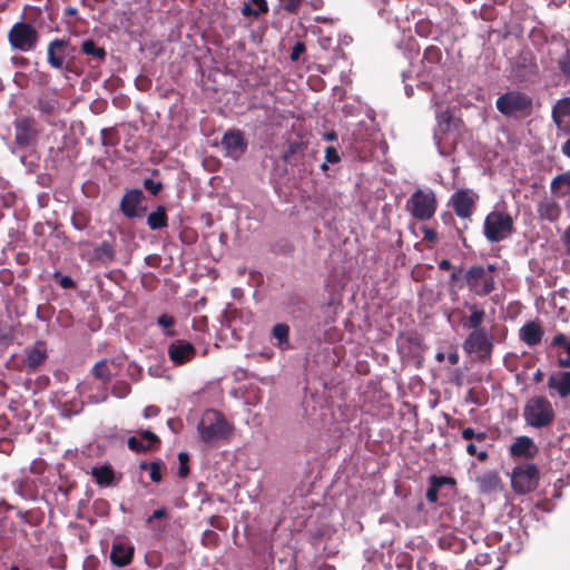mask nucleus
Here are the masks:
<instances>
[{"label":"nucleus","instance_id":"obj_1","mask_svg":"<svg viewBox=\"0 0 570 570\" xmlns=\"http://www.w3.org/2000/svg\"><path fill=\"white\" fill-rule=\"evenodd\" d=\"M523 419L533 429H544L554 421V410L551 402L542 395L530 397L523 407Z\"/></svg>","mask_w":570,"mask_h":570},{"label":"nucleus","instance_id":"obj_2","mask_svg":"<svg viewBox=\"0 0 570 570\" xmlns=\"http://www.w3.org/2000/svg\"><path fill=\"white\" fill-rule=\"evenodd\" d=\"M197 431L204 443L212 444L226 438L230 432V425L222 413L208 410L202 415Z\"/></svg>","mask_w":570,"mask_h":570},{"label":"nucleus","instance_id":"obj_3","mask_svg":"<svg viewBox=\"0 0 570 570\" xmlns=\"http://www.w3.org/2000/svg\"><path fill=\"white\" fill-rule=\"evenodd\" d=\"M438 207L436 197L431 189H416L406 200L405 208L417 220L431 219Z\"/></svg>","mask_w":570,"mask_h":570},{"label":"nucleus","instance_id":"obj_4","mask_svg":"<svg viewBox=\"0 0 570 570\" xmlns=\"http://www.w3.org/2000/svg\"><path fill=\"white\" fill-rule=\"evenodd\" d=\"M513 233L512 217L499 210L489 213L484 219L483 234L491 243H499L507 239Z\"/></svg>","mask_w":570,"mask_h":570},{"label":"nucleus","instance_id":"obj_5","mask_svg":"<svg viewBox=\"0 0 570 570\" xmlns=\"http://www.w3.org/2000/svg\"><path fill=\"white\" fill-rule=\"evenodd\" d=\"M39 40L37 29L24 22H16L8 32V41L12 49L29 52L36 49Z\"/></svg>","mask_w":570,"mask_h":570},{"label":"nucleus","instance_id":"obj_6","mask_svg":"<svg viewBox=\"0 0 570 570\" xmlns=\"http://www.w3.org/2000/svg\"><path fill=\"white\" fill-rule=\"evenodd\" d=\"M539 481V470L532 463L515 466L511 474V485L514 492L525 494L533 491Z\"/></svg>","mask_w":570,"mask_h":570},{"label":"nucleus","instance_id":"obj_7","mask_svg":"<svg viewBox=\"0 0 570 570\" xmlns=\"http://www.w3.org/2000/svg\"><path fill=\"white\" fill-rule=\"evenodd\" d=\"M462 346L468 354H476L484 362L491 357L493 336L487 330L472 331L464 340Z\"/></svg>","mask_w":570,"mask_h":570},{"label":"nucleus","instance_id":"obj_8","mask_svg":"<svg viewBox=\"0 0 570 570\" xmlns=\"http://www.w3.org/2000/svg\"><path fill=\"white\" fill-rule=\"evenodd\" d=\"M465 281L471 292L485 296L494 289V278L482 266H472L465 273Z\"/></svg>","mask_w":570,"mask_h":570},{"label":"nucleus","instance_id":"obj_9","mask_svg":"<svg viewBox=\"0 0 570 570\" xmlns=\"http://www.w3.org/2000/svg\"><path fill=\"white\" fill-rule=\"evenodd\" d=\"M531 104L530 97L519 91H509L495 101L497 109L504 116L523 112L531 107Z\"/></svg>","mask_w":570,"mask_h":570},{"label":"nucleus","instance_id":"obj_10","mask_svg":"<svg viewBox=\"0 0 570 570\" xmlns=\"http://www.w3.org/2000/svg\"><path fill=\"white\" fill-rule=\"evenodd\" d=\"M478 195L471 189H461L451 196V204L454 213L461 218H469L472 215Z\"/></svg>","mask_w":570,"mask_h":570},{"label":"nucleus","instance_id":"obj_11","mask_svg":"<svg viewBox=\"0 0 570 570\" xmlns=\"http://www.w3.org/2000/svg\"><path fill=\"white\" fill-rule=\"evenodd\" d=\"M196 356L195 346L185 340H175L168 345V357L174 365H184Z\"/></svg>","mask_w":570,"mask_h":570},{"label":"nucleus","instance_id":"obj_12","mask_svg":"<svg viewBox=\"0 0 570 570\" xmlns=\"http://www.w3.org/2000/svg\"><path fill=\"white\" fill-rule=\"evenodd\" d=\"M510 455L520 459H533L538 453L534 441L525 435L518 436L509 449Z\"/></svg>","mask_w":570,"mask_h":570},{"label":"nucleus","instance_id":"obj_13","mask_svg":"<svg viewBox=\"0 0 570 570\" xmlns=\"http://www.w3.org/2000/svg\"><path fill=\"white\" fill-rule=\"evenodd\" d=\"M222 145L226 151V155L233 159L239 158L245 149L246 144L240 131H227L222 140Z\"/></svg>","mask_w":570,"mask_h":570},{"label":"nucleus","instance_id":"obj_14","mask_svg":"<svg viewBox=\"0 0 570 570\" xmlns=\"http://www.w3.org/2000/svg\"><path fill=\"white\" fill-rule=\"evenodd\" d=\"M552 118L560 130L570 134V98L558 100L552 109Z\"/></svg>","mask_w":570,"mask_h":570},{"label":"nucleus","instance_id":"obj_15","mask_svg":"<svg viewBox=\"0 0 570 570\" xmlns=\"http://www.w3.org/2000/svg\"><path fill=\"white\" fill-rule=\"evenodd\" d=\"M144 199L140 189L128 190L120 202V210L127 218H135L138 215V207Z\"/></svg>","mask_w":570,"mask_h":570},{"label":"nucleus","instance_id":"obj_16","mask_svg":"<svg viewBox=\"0 0 570 570\" xmlns=\"http://www.w3.org/2000/svg\"><path fill=\"white\" fill-rule=\"evenodd\" d=\"M47 356L45 342L38 341L33 346L26 350L23 364L30 370H36L45 362Z\"/></svg>","mask_w":570,"mask_h":570},{"label":"nucleus","instance_id":"obj_17","mask_svg":"<svg viewBox=\"0 0 570 570\" xmlns=\"http://www.w3.org/2000/svg\"><path fill=\"white\" fill-rule=\"evenodd\" d=\"M134 554V548L122 542H115L110 552V561L117 567L127 566Z\"/></svg>","mask_w":570,"mask_h":570},{"label":"nucleus","instance_id":"obj_18","mask_svg":"<svg viewBox=\"0 0 570 570\" xmlns=\"http://www.w3.org/2000/svg\"><path fill=\"white\" fill-rule=\"evenodd\" d=\"M543 332L535 322L525 323L519 332L520 340L529 346H535L541 342Z\"/></svg>","mask_w":570,"mask_h":570},{"label":"nucleus","instance_id":"obj_19","mask_svg":"<svg viewBox=\"0 0 570 570\" xmlns=\"http://www.w3.org/2000/svg\"><path fill=\"white\" fill-rule=\"evenodd\" d=\"M33 139L32 121L22 119L14 124V140L17 145L27 147Z\"/></svg>","mask_w":570,"mask_h":570},{"label":"nucleus","instance_id":"obj_20","mask_svg":"<svg viewBox=\"0 0 570 570\" xmlns=\"http://www.w3.org/2000/svg\"><path fill=\"white\" fill-rule=\"evenodd\" d=\"M548 387L554 390L561 397L568 396L570 394V372L551 375L548 380Z\"/></svg>","mask_w":570,"mask_h":570},{"label":"nucleus","instance_id":"obj_21","mask_svg":"<svg viewBox=\"0 0 570 570\" xmlns=\"http://www.w3.org/2000/svg\"><path fill=\"white\" fill-rule=\"evenodd\" d=\"M478 487L482 493H493L501 488V480L497 472L488 471L484 472L476 479Z\"/></svg>","mask_w":570,"mask_h":570},{"label":"nucleus","instance_id":"obj_22","mask_svg":"<svg viewBox=\"0 0 570 570\" xmlns=\"http://www.w3.org/2000/svg\"><path fill=\"white\" fill-rule=\"evenodd\" d=\"M442 60V50L436 46H429L423 53V65L429 73L438 71Z\"/></svg>","mask_w":570,"mask_h":570},{"label":"nucleus","instance_id":"obj_23","mask_svg":"<svg viewBox=\"0 0 570 570\" xmlns=\"http://www.w3.org/2000/svg\"><path fill=\"white\" fill-rule=\"evenodd\" d=\"M66 45H67V42L61 39H55L49 43L48 50H47L48 63L52 68L62 69L63 63H65V57L62 53H60V55L56 53V50L62 49Z\"/></svg>","mask_w":570,"mask_h":570},{"label":"nucleus","instance_id":"obj_24","mask_svg":"<svg viewBox=\"0 0 570 570\" xmlns=\"http://www.w3.org/2000/svg\"><path fill=\"white\" fill-rule=\"evenodd\" d=\"M168 218L164 206H158L156 210L151 212L147 216V225L151 230H157L166 227Z\"/></svg>","mask_w":570,"mask_h":570},{"label":"nucleus","instance_id":"obj_25","mask_svg":"<svg viewBox=\"0 0 570 570\" xmlns=\"http://www.w3.org/2000/svg\"><path fill=\"white\" fill-rule=\"evenodd\" d=\"M91 474L97 484L102 487L111 485L115 478V473L109 465L94 466L91 469Z\"/></svg>","mask_w":570,"mask_h":570},{"label":"nucleus","instance_id":"obj_26","mask_svg":"<svg viewBox=\"0 0 570 570\" xmlns=\"http://www.w3.org/2000/svg\"><path fill=\"white\" fill-rule=\"evenodd\" d=\"M268 11V6L266 0H249L244 3L242 8V14L245 17H254L257 18L261 13H265Z\"/></svg>","mask_w":570,"mask_h":570},{"label":"nucleus","instance_id":"obj_27","mask_svg":"<svg viewBox=\"0 0 570 570\" xmlns=\"http://www.w3.org/2000/svg\"><path fill=\"white\" fill-rule=\"evenodd\" d=\"M115 257V248L108 242H102L94 249V258L102 264L110 263Z\"/></svg>","mask_w":570,"mask_h":570},{"label":"nucleus","instance_id":"obj_28","mask_svg":"<svg viewBox=\"0 0 570 570\" xmlns=\"http://www.w3.org/2000/svg\"><path fill=\"white\" fill-rule=\"evenodd\" d=\"M469 308L471 311V314L468 317V320L463 323V326L465 328H472V331L485 330L484 327L480 326L485 316L484 311L478 308L475 305H470Z\"/></svg>","mask_w":570,"mask_h":570},{"label":"nucleus","instance_id":"obj_29","mask_svg":"<svg viewBox=\"0 0 570 570\" xmlns=\"http://www.w3.org/2000/svg\"><path fill=\"white\" fill-rule=\"evenodd\" d=\"M445 483H453L451 478L446 476H432L431 485L426 491V500L431 503H435L439 498V490Z\"/></svg>","mask_w":570,"mask_h":570},{"label":"nucleus","instance_id":"obj_30","mask_svg":"<svg viewBox=\"0 0 570 570\" xmlns=\"http://www.w3.org/2000/svg\"><path fill=\"white\" fill-rule=\"evenodd\" d=\"M539 213L542 218L554 222L560 215V208L554 202L546 200L540 204Z\"/></svg>","mask_w":570,"mask_h":570},{"label":"nucleus","instance_id":"obj_31","mask_svg":"<svg viewBox=\"0 0 570 570\" xmlns=\"http://www.w3.org/2000/svg\"><path fill=\"white\" fill-rule=\"evenodd\" d=\"M272 334L277 340V347L286 350L288 346L289 327L284 323H278L274 325Z\"/></svg>","mask_w":570,"mask_h":570},{"label":"nucleus","instance_id":"obj_32","mask_svg":"<svg viewBox=\"0 0 570 570\" xmlns=\"http://www.w3.org/2000/svg\"><path fill=\"white\" fill-rule=\"evenodd\" d=\"M434 112L439 127L441 130L448 129L451 120V116L448 108L443 104L434 101Z\"/></svg>","mask_w":570,"mask_h":570},{"label":"nucleus","instance_id":"obj_33","mask_svg":"<svg viewBox=\"0 0 570 570\" xmlns=\"http://www.w3.org/2000/svg\"><path fill=\"white\" fill-rule=\"evenodd\" d=\"M81 50L83 53L88 56H92L97 58L98 60H104L106 52L105 49L101 47L96 46V43L92 40H86L82 42Z\"/></svg>","mask_w":570,"mask_h":570},{"label":"nucleus","instance_id":"obj_34","mask_svg":"<svg viewBox=\"0 0 570 570\" xmlns=\"http://www.w3.org/2000/svg\"><path fill=\"white\" fill-rule=\"evenodd\" d=\"M92 374L104 382L109 381L111 377V373L108 366V361L104 360L96 363L95 366L92 367Z\"/></svg>","mask_w":570,"mask_h":570},{"label":"nucleus","instance_id":"obj_35","mask_svg":"<svg viewBox=\"0 0 570 570\" xmlns=\"http://www.w3.org/2000/svg\"><path fill=\"white\" fill-rule=\"evenodd\" d=\"M157 324L163 328V333L166 336H175V331L173 330V326L175 324V320L173 316L168 314H161L157 318Z\"/></svg>","mask_w":570,"mask_h":570},{"label":"nucleus","instance_id":"obj_36","mask_svg":"<svg viewBox=\"0 0 570 570\" xmlns=\"http://www.w3.org/2000/svg\"><path fill=\"white\" fill-rule=\"evenodd\" d=\"M13 491L23 499L30 497V483L27 479H17L12 482Z\"/></svg>","mask_w":570,"mask_h":570},{"label":"nucleus","instance_id":"obj_37","mask_svg":"<svg viewBox=\"0 0 570 570\" xmlns=\"http://www.w3.org/2000/svg\"><path fill=\"white\" fill-rule=\"evenodd\" d=\"M90 219L83 213H75L71 216V225L77 230H83L89 226Z\"/></svg>","mask_w":570,"mask_h":570},{"label":"nucleus","instance_id":"obj_38","mask_svg":"<svg viewBox=\"0 0 570 570\" xmlns=\"http://www.w3.org/2000/svg\"><path fill=\"white\" fill-rule=\"evenodd\" d=\"M128 448L135 452H145L153 445L142 441L139 436H131L128 439Z\"/></svg>","mask_w":570,"mask_h":570},{"label":"nucleus","instance_id":"obj_39","mask_svg":"<svg viewBox=\"0 0 570 570\" xmlns=\"http://www.w3.org/2000/svg\"><path fill=\"white\" fill-rule=\"evenodd\" d=\"M130 385L125 381H118L112 386V395L118 399H124L130 393Z\"/></svg>","mask_w":570,"mask_h":570},{"label":"nucleus","instance_id":"obj_40","mask_svg":"<svg viewBox=\"0 0 570 570\" xmlns=\"http://www.w3.org/2000/svg\"><path fill=\"white\" fill-rule=\"evenodd\" d=\"M557 63L561 72L566 77H570V55L568 49L557 59Z\"/></svg>","mask_w":570,"mask_h":570},{"label":"nucleus","instance_id":"obj_41","mask_svg":"<svg viewBox=\"0 0 570 570\" xmlns=\"http://www.w3.org/2000/svg\"><path fill=\"white\" fill-rule=\"evenodd\" d=\"M53 278L65 289H71L76 287V283L70 276L61 275L57 272L55 273Z\"/></svg>","mask_w":570,"mask_h":570},{"label":"nucleus","instance_id":"obj_42","mask_svg":"<svg viewBox=\"0 0 570 570\" xmlns=\"http://www.w3.org/2000/svg\"><path fill=\"white\" fill-rule=\"evenodd\" d=\"M149 478L154 482L161 480V462L155 461L149 464Z\"/></svg>","mask_w":570,"mask_h":570},{"label":"nucleus","instance_id":"obj_43","mask_svg":"<svg viewBox=\"0 0 570 570\" xmlns=\"http://www.w3.org/2000/svg\"><path fill=\"white\" fill-rule=\"evenodd\" d=\"M178 460H179V469H178V474L180 478H186L189 473V469H188V454L187 453H184V452H180L178 454Z\"/></svg>","mask_w":570,"mask_h":570},{"label":"nucleus","instance_id":"obj_44","mask_svg":"<svg viewBox=\"0 0 570 570\" xmlns=\"http://www.w3.org/2000/svg\"><path fill=\"white\" fill-rule=\"evenodd\" d=\"M142 186L147 189L151 195H157L161 188L163 184L160 181H155L150 178H145L142 181Z\"/></svg>","mask_w":570,"mask_h":570},{"label":"nucleus","instance_id":"obj_45","mask_svg":"<svg viewBox=\"0 0 570 570\" xmlns=\"http://www.w3.org/2000/svg\"><path fill=\"white\" fill-rule=\"evenodd\" d=\"M485 433L483 432H480V433H476L472 428H465L463 431H462V438L464 440H472V439H475L476 441H484L485 440Z\"/></svg>","mask_w":570,"mask_h":570},{"label":"nucleus","instance_id":"obj_46","mask_svg":"<svg viewBox=\"0 0 570 570\" xmlns=\"http://www.w3.org/2000/svg\"><path fill=\"white\" fill-rule=\"evenodd\" d=\"M325 159L326 163L330 164H336L340 161L341 158L335 147L330 146L325 149Z\"/></svg>","mask_w":570,"mask_h":570},{"label":"nucleus","instance_id":"obj_47","mask_svg":"<svg viewBox=\"0 0 570 570\" xmlns=\"http://www.w3.org/2000/svg\"><path fill=\"white\" fill-rule=\"evenodd\" d=\"M142 441H145L146 443H149V444H155V443H159V438L153 433L151 431H144L141 432L139 435H138Z\"/></svg>","mask_w":570,"mask_h":570},{"label":"nucleus","instance_id":"obj_48","mask_svg":"<svg viewBox=\"0 0 570 570\" xmlns=\"http://www.w3.org/2000/svg\"><path fill=\"white\" fill-rule=\"evenodd\" d=\"M303 0H281L283 8L288 12H295Z\"/></svg>","mask_w":570,"mask_h":570},{"label":"nucleus","instance_id":"obj_49","mask_svg":"<svg viewBox=\"0 0 570 570\" xmlns=\"http://www.w3.org/2000/svg\"><path fill=\"white\" fill-rule=\"evenodd\" d=\"M305 51V46L303 42L298 41L294 45L291 52V59L293 61H297L301 55Z\"/></svg>","mask_w":570,"mask_h":570},{"label":"nucleus","instance_id":"obj_50","mask_svg":"<svg viewBox=\"0 0 570 570\" xmlns=\"http://www.w3.org/2000/svg\"><path fill=\"white\" fill-rule=\"evenodd\" d=\"M422 233H423V238L430 243H434L438 240V233L432 229V228H429V227H423L422 228Z\"/></svg>","mask_w":570,"mask_h":570},{"label":"nucleus","instance_id":"obj_51","mask_svg":"<svg viewBox=\"0 0 570 570\" xmlns=\"http://www.w3.org/2000/svg\"><path fill=\"white\" fill-rule=\"evenodd\" d=\"M561 184H568L569 187H570V176H568V175H559V176H557L556 178H553V180L551 183V188L553 190H556L557 186L561 185Z\"/></svg>","mask_w":570,"mask_h":570},{"label":"nucleus","instance_id":"obj_52","mask_svg":"<svg viewBox=\"0 0 570 570\" xmlns=\"http://www.w3.org/2000/svg\"><path fill=\"white\" fill-rule=\"evenodd\" d=\"M158 414H159V409L157 406H155V405H148L144 410V417L145 419L155 417Z\"/></svg>","mask_w":570,"mask_h":570},{"label":"nucleus","instance_id":"obj_53","mask_svg":"<svg viewBox=\"0 0 570 570\" xmlns=\"http://www.w3.org/2000/svg\"><path fill=\"white\" fill-rule=\"evenodd\" d=\"M167 515V511L164 508L157 509L153 512V514L147 519L148 523H151L155 519H161Z\"/></svg>","mask_w":570,"mask_h":570},{"label":"nucleus","instance_id":"obj_54","mask_svg":"<svg viewBox=\"0 0 570 570\" xmlns=\"http://www.w3.org/2000/svg\"><path fill=\"white\" fill-rule=\"evenodd\" d=\"M562 240L566 246L567 253L570 255V225L566 228L564 234L562 236Z\"/></svg>","mask_w":570,"mask_h":570},{"label":"nucleus","instance_id":"obj_55","mask_svg":"<svg viewBox=\"0 0 570 570\" xmlns=\"http://www.w3.org/2000/svg\"><path fill=\"white\" fill-rule=\"evenodd\" d=\"M446 358L451 365L458 364L460 360L458 351L454 348L452 352L448 354Z\"/></svg>","mask_w":570,"mask_h":570},{"label":"nucleus","instance_id":"obj_56","mask_svg":"<svg viewBox=\"0 0 570 570\" xmlns=\"http://www.w3.org/2000/svg\"><path fill=\"white\" fill-rule=\"evenodd\" d=\"M566 343H567V340L563 334H558L552 340V345H554V346H563Z\"/></svg>","mask_w":570,"mask_h":570},{"label":"nucleus","instance_id":"obj_57","mask_svg":"<svg viewBox=\"0 0 570 570\" xmlns=\"http://www.w3.org/2000/svg\"><path fill=\"white\" fill-rule=\"evenodd\" d=\"M558 364L560 367H569L570 366V355L566 354V356H560L558 360Z\"/></svg>","mask_w":570,"mask_h":570},{"label":"nucleus","instance_id":"obj_58","mask_svg":"<svg viewBox=\"0 0 570 570\" xmlns=\"http://www.w3.org/2000/svg\"><path fill=\"white\" fill-rule=\"evenodd\" d=\"M439 267L440 269H443V271H448L452 267V264L449 259H442L440 263H439Z\"/></svg>","mask_w":570,"mask_h":570},{"label":"nucleus","instance_id":"obj_59","mask_svg":"<svg viewBox=\"0 0 570 570\" xmlns=\"http://www.w3.org/2000/svg\"><path fill=\"white\" fill-rule=\"evenodd\" d=\"M562 153L570 158V138L562 145Z\"/></svg>","mask_w":570,"mask_h":570},{"label":"nucleus","instance_id":"obj_60","mask_svg":"<svg viewBox=\"0 0 570 570\" xmlns=\"http://www.w3.org/2000/svg\"><path fill=\"white\" fill-rule=\"evenodd\" d=\"M324 139H326L328 141H333V140L337 139V135H336L335 131L325 132L324 134Z\"/></svg>","mask_w":570,"mask_h":570},{"label":"nucleus","instance_id":"obj_61","mask_svg":"<svg viewBox=\"0 0 570 570\" xmlns=\"http://www.w3.org/2000/svg\"><path fill=\"white\" fill-rule=\"evenodd\" d=\"M466 452L470 454V455H475L478 450H476V446L475 444L473 443H469L468 446H466Z\"/></svg>","mask_w":570,"mask_h":570},{"label":"nucleus","instance_id":"obj_62","mask_svg":"<svg viewBox=\"0 0 570 570\" xmlns=\"http://www.w3.org/2000/svg\"><path fill=\"white\" fill-rule=\"evenodd\" d=\"M475 455L478 456V459L480 461H485L488 459V456H489L488 452L484 451V450L478 451Z\"/></svg>","mask_w":570,"mask_h":570},{"label":"nucleus","instance_id":"obj_63","mask_svg":"<svg viewBox=\"0 0 570 570\" xmlns=\"http://www.w3.org/2000/svg\"><path fill=\"white\" fill-rule=\"evenodd\" d=\"M488 556L487 554H480L475 558V562L478 564H483L487 562Z\"/></svg>","mask_w":570,"mask_h":570},{"label":"nucleus","instance_id":"obj_64","mask_svg":"<svg viewBox=\"0 0 570 570\" xmlns=\"http://www.w3.org/2000/svg\"><path fill=\"white\" fill-rule=\"evenodd\" d=\"M77 9L75 7H68L65 9V13L67 16H76L77 14Z\"/></svg>","mask_w":570,"mask_h":570}]
</instances>
